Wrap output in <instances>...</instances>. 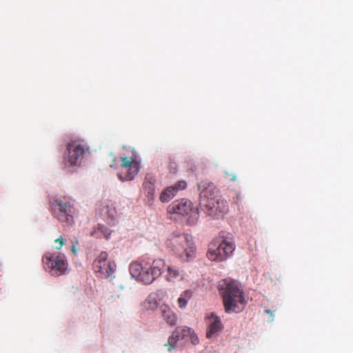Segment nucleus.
Returning a JSON list of instances; mask_svg holds the SVG:
<instances>
[{"mask_svg": "<svg viewBox=\"0 0 353 353\" xmlns=\"http://www.w3.org/2000/svg\"><path fill=\"white\" fill-rule=\"evenodd\" d=\"M145 305L147 309L155 310L158 306V303L155 297L149 296L145 301Z\"/></svg>", "mask_w": 353, "mask_h": 353, "instance_id": "obj_22", "label": "nucleus"}, {"mask_svg": "<svg viewBox=\"0 0 353 353\" xmlns=\"http://www.w3.org/2000/svg\"><path fill=\"white\" fill-rule=\"evenodd\" d=\"M167 212L170 214L189 215L188 221L191 225L195 224L199 219L198 210L193 208L191 201L185 199L173 201L168 206Z\"/></svg>", "mask_w": 353, "mask_h": 353, "instance_id": "obj_9", "label": "nucleus"}, {"mask_svg": "<svg viewBox=\"0 0 353 353\" xmlns=\"http://www.w3.org/2000/svg\"><path fill=\"white\" fill-rule=\"evenodd\" d=\"M165 245L173 254L183 262H188L196 256V248L191 235L174 231L167 237Z\"/></svg>", "mask_w": 353, "mask_h": 353, "instance_id": "obj_2", "label": "nucleus"}, {"mask_svg": "<svg viewBox=\"0 0 353 353\" xmlns=\"http://www.w3.org/2000/svg\"><path fill=\"white\" fill-rule=\"evenodd\" d=\"M165 277L169 282H176L183 279V276L179 269L173 266L167 267V273Z\"/></svg>", "mask_w": 353, "mask_h": 353, "instance_id": "obj_17", "label": "nucleus"}, {"mask_svg": "<svg viewBox=\"0 0 353 353\" xmlns=\"http://www.w3.org/2000/svg\"><path fill=\"white\" fill-rule=\"evenodd\" d=\"M101 214L108 221H112L117 216V210L111 202H107L103 205Z\"/></svg>", "mask_w": 353, "mask_h": 353, "instance_id": "obj_16", "label": "nucleus"}, {"mask_svg": "<svg viewBox=\"0 0 353 353\" xmlns=\"http://www.w3.org/2000/svg\"><path fill=\"white\" fill-rule=\"evenodd\" d=\"M187 183L185 181H179L174 185L165 188L160 194L159 200L163 203H168L173 199L179 190H185Z\"/></svg>", "mask_w": 353, "mask_h": 353, "instance_id": "obj_12", "label": "nucleus"}, {"mask_svg": "<svg viewBox=\"0 0 353 353\" xmlns=\"http://www.w3.org/2000/svg\"><path fill=\"white\" fill-rule=\"evenodd\" d=\"M176 336L178 340L183 339L185 336L191 334L192 330L186 326H179L176 327L174 332H177Z\"/></svg>", "mask_w": 353, "mask_h": 353, "instance_id": "obj_21", "label": "nucleus"}, {"mask_svg": "<svg viewBox=\"0 0 353 353\" xmlns=\"http://www.w3.org/2000/svg\"><path fill=\"white\" fill-rule=\"evenodd\" d=\"M91 235L97 238L103 237L108 239L110 236V232L108 228L99 225L98 228L91 233Z\"/></svg>", "mask_w": 353, "mask_h": 353, "instance_id": "obj_18", "label": "nucleus"}, {"mask_svg": "<svg viewBox=\"0 0 353 353\" xmlns=\"http://www.w3.org/2000/svg\"><path fill=\"white\" fill-rule=\"evenodd\" d=\"M198 188L201 190L199 207L207 216L219 219L228 212L227 201L219 194L214 183L202 181L198 185Z\"/></svg>", "mask_w": 353, "mask_h": 353, "instance_id": "obj_1", "label": "nucleus"}, {"mask_svg": "<svg viewBox=\"0 0 353 353\" xmlns=\"http://www.w3.org/2000/svg\"><path fill=\"white\" fill-rule=\"evenodd\" d=\"M165 268V263L162 259L154 260L151 264L146 262L145 272L141 275L139 271L142 270V265L138 261H134L130 265V272L137 281L148 285L161 275Z\"/></svg>", "mask_w": 353, "mask_h": 353, "instance_id": "obj_4", "label": "nucleus"}, {"mask_svg": "<svg viewBox=\"0 0 353 353\" xmlns=\"http://www.w3.org/2000/svg\"><path fill=\"white\" fill-rule=\"evenodd\" d=\"M72 252L75 255L77 253V247L79 245V242H78V241L76 240V241H72Z\"/></svg>", "mask_w": 353, "mask_h": 353, "instance_id": "obj_25", "label": "nucleus"}, {"mask_svg": "<svg viewBox=\"0 0 353 353\" xmlns=\"http://www.w3.org/2000/svg\"><path fill=\"white\" fill-rule=\"evenodd\" d=\"M110 157L112 158V162H114L116 161V157H114V155H113L112 153L110 154Z\"/></svg>", "mask_w": 353, "mask_h": 353, "instance_id": "obj_29", "label": "nucleus"}, {"mask_svg": "<svg viewBox=\"0 0 353 353\" xmlns=\"http://www.w3.org/2000/svg\"><path fill=\"white\" fill-rule=\"evenodd\" d=\"M234 249L232 242L218 237L209 243L206 256L212 261H222L231 256Z\"/></svg>", "mask_w": 353, "mask_h": 353, "instance_id": "obj_6", "label": "nucleus"}, {"mask_svg": "<svg viewBox=\"0 0 353 353\" xmlns=\"http://www.w3.org/2000/svg\"><path fill=\"white\" fill-rule=\"evenodd\" d=\"M113 166H114L113 163L110 164V167H113Z\"/></svg>", "mask_w": 353, "mask_h": 353, "instance_id": "obj_30", "label": "nucleus"}, {"mask_svg": "<svg viewBox=\"0 0 353 353\" xmlns=\"http://www.w3.org/2000/svg\"><path fill=\"white\" fill-rule=\"evenodd\" d=\"M177 332L178 331L173 332L172 335L169 336L168 342L165 344V346L167 347L169 352H171L176 347L179 341L176 336Z\"/></svg>", "mask_w": 353, "mask_h": 353, "instance_id": "obj_20", "label": "nucleus"}, {"mask_svg": "<svg viewBox=\"0 0 353 353\" xmlns=\"http://www.w3.org/2000/svg\"><path fill=\"white\" fill-rule=\"evenodd\" d=\"M52 214L60 222L71 225L74 223L75 209L65 199H55L51 202Z\"/></svg>", "mask_w": 353, "mask_h": 353, "instance_id": "obj_8", "label": "nucleus"}, {"mask_svg": "<svg viewBox=\"0 0 353 353\" xmlns=\"http://www.w3.org/2000/svg\"><path fill=\"white\" fill-rule=\"evenodd\" d=\"M265 312L270 315L271 321H272L273 320V313H272V312L270 311V310H265Z\"/></svg>", "mask_w": 353, "mask_h": 353, "instance_id": "obj_28", "label": "nucleus"}, {"mask_svg": "<svg viewBox=\"0 0 353 353\" xmlns=\"http://www.w3.org/2000/svg\"><path fill=\"white\" fill-rule=\"evenodd\" d=\"M145 261H142V262H139V263H141L142 265V270H140V274L142 275L143 274H144L145 272Z\"/></svg>", "mask_w": 353, "mask_h": 353, "instance_id": "obj_27", "label": "nucleus"}, {"mask_svg": "<svg viewBox=\"0 0 353 353\" xmlns=\"http://www.w3.org/2000/svg\"><path fill=\"white\" fill-rule=\"evenodd\" d=\"M43 267L51 275L58 276L65 272L68 261L63 254L48 252L42 259Z\"/></svg>", "mask_w": 353, "mask_h": 353, "instance_id": "obj_10", "label": "nucleus"}, {"mask_svg": "<svg viewBox=\"0 0 353 353\" xmlns=\"http://www.w3.org/2000/svg\"><path fill=\"white\" fill-rule=\"evenodd\" d=\"M218 289L226 313H237L244 308L246 305L244 292L236 281L224 279L220 281Z\"/></svg>", "mask_w": 353, "mask_h": 353, "instance_id": "obj_3", "label": "nucleus"}, {"mask_svg": "<svg viewBox=\"0 0 353 353\" xmlns=\"http://www.w3.org/2000/svg\"><path fill=\"white\" fill-rule=\"evenodd\" d=\"M108 254L101 252L93 263L94 272L106 278L112 277L117 268L115 262L108 260Z\"/></svg>", "mask_w": 353, "mask_h": 353, "instance_id": "obj_11", "label": "nucleus"}, {"mask_svg": "<svg viewBox=\"0 0 353 353\" xmlns=\"http://www.w3.org/2000/svg\"><path fill=\"white\" fill-rule=\"evenodd\" d=\"M192 296V292L190 290H185L181 296L179 297L177 302L179 307L180 308H185L187 305V303L189 299Z\"/></svg>", "mask_w": 353, "mask_h": 353, "instance_id": "obj_19", "label": "nucleus"}, {"mask_svg": "<svg viewBox=\"0 0 353 353\" xmlns=\"http://www.w3.org/2000/svg\"><path fill=\"white\" fill-rule=\"evenodd\" d=\"M161 316L163 320L170 326H174L177 322L176 314L167 305H163L160 307Z\"/></svg>", "mask_w": 353, "mask_h": 353, "instance_id": "obj_15", "label": "nucleus"}, {"mask_svg": "<svg viewBox=\"0 0 353 353\" xmlns=\"http://www.w3.org/2000/svg\"><path fill=\"white\" fill-rule=\"evenodd\" d=\"M120 159L121 164L117 173L118 178L121 181H132L141 170L140 158L135 151H132L131 156H122Z\"/></svg>", "mask_w": 353, "mask_h": 353, "instance_id": "obj_7", "label": "nucleus"}, {"mask_svg": "<svg viewBox=\"0 0 353 353\" xmlns=\"http://www.w3.org/2000/svg\"><path fill=\"white\" fill-rule=\"evenodd\" d=\"M54 242L58 244L57 245H56V249H57V250H60L63 247V245L65 244V240L62 237H59V238L57 239L54 241Z\"/></svg>", "mask_w": 353, "mask_h": 353, "instance_id": "obj_23", "label": "nucleus"}, {"mask_svg": "<svg viewBox=\"0 0 353 353\" xmlns=\"http://www.w3.org/2000/svg\"><path fill=\"white\" fill-rule=\"evenodd\" d=\"M223 324L221 319L216 316L212 314L209 318V325L206 332V337L208 339L216 336L223 330Z\"/></svg>", "mask_w": 353, "mask_h": 353, "instance_id": "obj_14", "label": "nucleus"}, {"mask_svg": "<svg viewBox=\"0 0 353 353\" xmlns=\"http://www.w3.org/2000/svg\"><path fill=\"white\" fill-rule=\"evenodd\" d=\"M89 151L90 146L85 140L81 139L71 140L67 144V149L64 154L63 161L65 168L79 165L83 156Z\"/></svg>", "mask_w": 353, "mask_h": 353, "instance_id": "obj_5", "label": "nucleus"}, {"mask_svg": "<svg viewBox=\"0 0 353 353\" xmlns=\"http://www.w3.org/2000/svg\"><path fill=\"white\" fill-rule=\"evenodd\" d=\"M170 172L172 174L176 172V165L174 162H170L169 165Z\"/></svg>", "mask_w": 353, "mask_h": 353, "instance_id": "obj_24", "label": "nucleus"}, {"mask_svg": "<svg viewBox=\"0 0 353 353\" xmlns=\"http://www.w3.org/2000/svg\"><path fill=\"white\" fill-rule=\"evenodd\" d=\"M155 183V177L151 174H147L142 185V190L149 203H152L154 199Z\"/></svg>", "mask_w": 353, "mask_h": 353, "instance_id": "obj_13", "label": "nucleus"}, {"mask_svg": "<svg viewBox=\"0 0 353 353\" xmlns=\"http://www.w3.org/2000/svg\"><path fill=\"white\" fill-rule=\"evenodd\" d=\"M191 335V340L192 343L193 344H197L199 343V338L195 334H190Z\"/></svg>", "mask_w": 353, "mask_h": 353, "instance_id": "obj_26", "label": "nucleus"}]
</instances>
